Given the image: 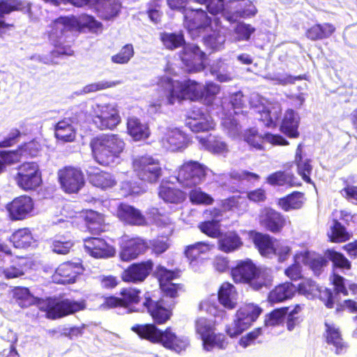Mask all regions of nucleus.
Instances as JSON below:
<instances>
[{"mask_svg": "<svg viewBox=\"0 0 357 357\" xmlns=\"http://www.w3.org/2000/svg\"><path fill=\"white\" fill-rule=\"evenodd\" d=\"M159 85L164 90L168 104L174 105L176 101L190 100H201L206 105H211L220 90L218 84L212 82L205 85L195 80H174L169 77H161Z\"/></svg>", "mask_w": 357, "mask_h": 357, "instance_id": "nucleus-1", "label": "nucleus"}, {"mask_svg": "<svg viewBox=\"0 0 357 357\" xmlns=\"http://www.w3.org/2000/svg\"><path fill=\"white\" fill-rule=\"evenodd\" d=\"M102 24L91 15H83L79 20L75 17H59L50 25L49 38L55 47L63 45L74 30L86 28L92 32L101 30Z\"/></svg>", "mask_w": 357, "mask_h": 357, "instance_id": "nucleus-2", "label": "nucleus"}, {"mask_svg": "<svg viewBox=\"0 0 357 357\" xmlns=\"http://www.w3.org/2000/svg\"><path fill=\"white\" fill-rule=\"evenodd\" d=\"M124 146L123 139L114 134L99 135L90 142L95 160L103 166L119 163Z\"/></svg>", "mask_w": 357, "mask_h": 357, "instance_id": "nucleus-3", "label": "nucleus"}, {"mask_svg": "<svg viewBox=\"0 0 357 357\" xmlns=\"http://www.w3.org/2000/svg\"><path fill=\"white\" fill-rule=\"evenodd\" d=\"M132 331L137 333L142 339L149 340L155 343H160L163 347L177 353L186 349L189 344L188 337L177 336L172 331L171 328L165 331L158 329L155 324H136L132 327Z\"/></svg>", "mask_w": 357, "mask_h": 357, "instance_id": "nucleus-4", "label": "nucleus"}, {"mask_svg": "<svg viewBox=\"0 0 357 357\" xmlns=\"http://www.w3.org/2000/svg\"><path fill=\"white\" fill-rule=\"evenodd\" d=\"M231 275L236 282L248 283L255 290L267 287L271 282V276L261 271L250 259L238 261L232 269Z\"/></svg>", "mask_w": 357, "mask_h": 357, "instance_id": "nucleus-5", "label": "nucleus"}, {"mask_svg": "<svg viewBox=\"0 0 357 357\" xmlns=\"http://www.w3.org/2000/svg\"><path fill=\"white\" fill-rule=\"evenodd\" d=\"M333 284L334 289L324 288L319 289L317 284L313 281H308L299 284V289L305 294H312L314 291H319V298L324 303L326 307L333 308L336 302L340 299V294L348 295L346 288L345 279L336 273L333 275Z\"/></svg>", "mask_w": 357, "mask_h": 357, "instance_id": "nucleus-6", "label": "nucleus"}, {"mask_svg": "<svg viewBox=\"0 0 357 357\" xmlns=\"http://www.w3.org/2000/svg\"><path fill=\"white\" fill-rule=\"evenodd\" d=\"M298 259L309 266L314 274L319 276L322 269L328 264V260L333 262L335 268L349 269L351 268L350 261L340 252H336L333 249H328L325 252V257L321 256H313L306 252L297 257Z\"/></svg>", "mask_w": 357, "mask_h": 357, "instance_id": "nucleus-7", "label": "nucleus"}, {"mask_svg": "<svg viewBox=\"0 0 357 357\" xmlns=\"http://www.w3.org/2000/svg\"><path fill=\"white\" fill-rule=\"evenodd\" d=\"M195 330L202 340L203 348L206 351H211L213 348L225 349L228 342L222 334H215L211 320L199 317L195 321Z\"/></svg>", "mask_w": 357, "mask_h": 357, "instance_id": "nucleus-8", "label": "nucleus"}, {"mask_svg": "<svg viewBox=\"0 0 357 357\" xmlns=\"http://www.w3.org/2000/svg\"><path fill=\"white\" fill-rule=\"evenodd\" d=\"M132 166L139 178L148 183L158 182L162 175V169L159 160L151 155L135 158Z\"/></svg>", "mask_w": 357, "mask_h": 357, "instance_id": "nucleus-9", "label": "nucleus"}, {"mask_svg": "<svg viewBox=\"0 0 357 357\" xmlns=\"http://www.w3.org/2000/svg\"><path fill=\"white\" fill-rule=\"evenodd\" d=\"M206 170L207 167L197 161H187L180 167L177 181L183 188H195L205 180Z\"/></svg>", "mask_w": 357, "mask_h": 357, "instance_id": "nucleus-10", "label": "nucleus"}, {"mask_svg": "<svg viewBox=\"0 0 357 357\" xmlns=\"http://www.w3.org/2000/svg\"><path fill=\"white\" fill-rule=\"evenodd\" d=\"M261 312V308L254 305H248L241 307L237 311L233 323L226 328L227 335L231 337L241 335L257 320Z\"/></svg>", "mask_w": 357, "mask_h": 357, "instance_id": "nucleus-11", "label": "nucleus"}, {"mask_svg": "<svg viewBox=\"0 0 357 357\" xmlns=\"http://www.w3.org/2000/svg\"><path fill=\"white\" fill-rule=\"evenodd\" d=\"M85 307L84 301L50 298L47 301L45 312L47 318L56 319L83 310Z\"/></svg>", "mask_w": 357, "mask_h": 357, "instance_id": "nucleus-12", "label": "nucleus"}, {"mask_svg": "<svg viewBox=\"0 0 357 357\" xmlns=\"http://www.w3.org/2000/svg\"><path fill=\"white\" fill-rule=\"evenodd\" d=\"M183 13L184 25L193 38L211 26V18L202 8H187Z\"/></svg>", "mask_w": 357, "mask_h": 357, "instance_id": "nucleus-13", "label": "nucleus"}, {"mask_svg": "<svg viewBox=\"0 0 357 357\" xmlns=\"http://www.w3.org/2000/svg\"><path fill=\"white\" fill-rule=\"evenodd\" d=\"M15 181L18 186L24 190H35L42 182L38 165L34 162L22 164L18 167Z\"/></svg>", "mask_w": 357, "mask_h": 357, "instance_id": "nucleus-14", "label": "nucleus"}, {"mask_svg": "<svg viewBox=\"0 0 357 357\" xmlns=\"http://www.w3.org/2000/svg\"><path fill=\"white\" fill-rule=\"evenodd\" d=\"M160 143L163 149L172 152L185 149L190 139L188 135L177 128H161Z\"/></svg>", "mask_w": 357, "mask_h": 357, "instance_id": "nucleus-15", "label": "nucleus"}, {"mask_svg": "<svg viewBox=\"0 0 357 357\" xmlns=\"http://www.w3.org/2000/svg\"><path fill=\"white\" fill-rule=\"evenodd\" d=\"M59 181L63 190L67 193H76L84 185V177L79 168L66 166L58 172Z\"/></svg>", "mask_w": 357, "mask_h": 357, "instance_id": "nucleus-16", "label": "nucleus"}, {"mask_svg": "<svg viewBox=\"0 0 357 357\" xmlns=\"http://www.w3.org/2000/svg\"><path fill=\"white\" fill-rule=\"evenodd\" d=\"M179 57L190 72H198L204 68L206 54L195 44L185 45Z\"/></svg>", "mask_w": 357, "mask_h": 357, "instance_id": "nucleus-17", "label": "nucleus"}, {"mask_svg": "<svg viewBox=\"0 0 357 357\" xmlns=\"http://www.w3.org/2000/svg\"><path fill=\"white\" fill-rule=\"evenodd\" d=\"M121 118L115 105L112 104L99 107L93 122L100 130H112L120 123Z\"/></svg>", "mask_w": 357, "mask_h": 357, "instance_id": "nucleus-18", "label": "nucleus"}, {"mask_svg": "<svg viewBox=\"0 0 357 357\" xmlns=\"http://www.w3.org/2000/svg\"><path fill=\"white\" fill-rule=\"evenodd\" d=\"M33 208V201L27 195L17 197L6 206L9 217L12 220H23L29 218Z\"/></svg>", "mask_w": 357, "mask_h": 357, "instance_id": "nucleus-19", "label": "nucleus"}, {"mask_svg": "<svg viewBox=\"0 0 357 357\" xmlns=\"http://www.w3.org/2000/svg\"><path fill=\"white\" fill-rule=\"evenodd\" d=\"M154 274L158 279L161 290L171 298L176 297L179 284L173 283L172 281L178 277L179 271L177 269L171 271L162 265H158L156 266Z\"/></svg>", "mask_w": 357, "mask_h": 357, "instance_id": "nucleus-20", "label": "nucleus"}, {"mask_svg": "<svg viewBox=\"0 0 357 357\" xmlns=\"http://www.w3.org/2000/svg\"><path fill=\"white\" fill-rule=\"evenodd\" d=\"M244 140L250 146V147L257 151L264 149L263 144L264 141H266L273 145L285 146L289 144L288 141L281 135H273L268 132L262 136L254 129H250L245 132L244 135Z\"/></svg>", "mask_w": 357, "mask_h": 357, "instance_id": "nucleus-21", "label": "nucleus"}, {"mask_svg": "<svg viewBox=\"0 0 357 357\" xmlns=\"http://www.w3.org/2000/svg\"><path fill=\"white\" fill-rule=\"evenodd\" d=\"M153 268L151 260L133 263L125 269L122 274V280L125 282L138 283L145 280Z\"/></svg>", "mask_w": 357, "mask_h": 357, "instance_id": "nucleus-22", "label": "nucleus"}, {"mask_svg": "<svg viewBox=\"0 0 357 357\" xmlns=\"http://www.w3.org/2000/svg\"><path fill=\"white\" fill-rule=\"evenodd\" d=\"M82 271V268L79 264L65 262L56 269L52 280L55 283L61 284L74 283Z\"/></svg>", "mask_w": 357, "mask_h": 357, "instance_id": "nucleus-23", "label": "nucleus"}, {"mask_svg": "<svg viewBox=\"0 0 357 357\" xmlns=\"http://www.w3.org/2000/svg\"><path fill=\"white\" fill-rule=\"evenodd\" d=\"M84 249L95 258H108L114 255V248L101 238L90 237L84 239Z\"/></svg>", "mask_w": 357, "mask_h": 357, "instance_id": "nucleus-24", "label": "nucleus"}, {"mask_svg": "<svg viewBox=\"0 0 357 357\" xmlns=\"http://www.w3.org/2000/svg\"><path fill=\"white\" fill-rule=\"evenodd\" d=\"M186 126L194 132L208 131L214 128L215 123L211 117L201 109L195 108L191 112Z\"/></svg>", "mask_w": 357, "mask_h": 357, "instance_id": "nucleus-25", "label": "nucleus"}, {"mask_svg": "<svg viewBox=\"0 0 357 357\" xmlns=\"http://www.w3.org/2000/svg\"><path fill=\"white\" fill-rule=\"evenodd\" d=\"M259 220L261 225L273 233L280 231L285 225L283 215L271 208H266L261 212Z\"/></svg>", "mask_w": 357, "mask_h": 357, "instance_id": "nucleus-26", "label": "nucleus"}, {"mask_svg": "<svg viewBox=\"0 0 357 357\" xmlns=\"http://www.w3.org/2000/svg\"><path fill=\"white\" fill-rule=\"evenodd\" d=\"M92 1L91 8L94 9L98 15L105 20L116 17L121 8L119 0H92Z\"/></svg>", "mask_w": 357, "mask_h": 357, "instance_id": "nucleus-27", "label": "nucleus"}, {"mask_svg": "<svg viewBox=\"0 0 357 357\" xmlns=\"http://www.w3.org/2000/svg\"><path fill=\"white\" fill-rule=\"evenodd\" d=\"M148 248L147 243L141 238H132L125 241L120 252V257L123 261H130L137 258Z\"/></svg>", "mask_w": 357, "mask_h": 357, "instance_id": "nucleus-28", "label": "nucleus"}, {"mask_svg": "<svg viewBox=\"0 0 357 357\" xmlns=\"http://www.w3.org/2000/svg\"><path fill=\"white\" fill-rule=\"evenodd\" d=\"M117 216L122 222L130 225L141 226L146 223V218L139 209L124 203L118 206Z\"/></svg>", "mask_w": 357, "mask_h": 357, "instance_id": "nucleus-29", "label": "nucleus"}, {"mask_svg": "<svg viewBox=\"0 0 357 357\" xmlns=\"http://www.w3.org/2000/svg\"><path fill=\"white\" fill-rule=\"evenodd\" d=\"M15 10H22L31 14V4L27 3L24 6L21 0H0V33L2 30L11 26L2 19L6 15H8Z\"/></svg>", "mask_w": 357, "mask_h": 357, "instance_id": "nucleus-30", "label": "nucleus"}, {"mask_svg": "<svg viewBox=\"0 0 357 357\" xmlns=\"http://www.w3.org/2000/svg\"><path fill=\"white\" fill-rule=\"evenodd\" d=\"M33 145V142H29L15 151H0V174L6 172L8 165L18 162L21 156Z\"/></svg>", "mask_w": 357, "mask_h": 357, "instance_id": "nucleus-31", "label": "nucleus"}, {"mask_svg": "<svg viewBox=\"0 0 357 357\" xmlns=\"http://www.w3.org/2000/svg\"><path fill=\"white\" fill-rule=\"evenodd\" d=\"M143 305L156 324H164L170 319V311L163 307L160 301H154L150 298H146Z\"/></svg>", "mask_w": 357, "mask_h": 357, "instance_id": "nucleus-32", "label": "nucleus"}, {"mask_svg": "<svg viewBox=\"0 0 357 357\" xmlns=\"http://www.w3.org/2000/svg\"><path fill=\"white\" fill-rule=\"evenodd\" d=\"M299 116L292 109H288L284 115L280 125V130L291 138L299 136L298 132Z\"/></svg>", "mask_w": 357, "mask_h": 357, "instance_id": "nucleus-33", "label": "nucleus"}, {"mask_svg": "<svg viewBox=\"0 0 357 357\" xmlns=\"http://www.w3.org/2000/svg\"><path fill=\"white\" fill-rule=\"evenodd\" d=\"M258 113L259 120L262 121L266 126L274 127L281 117L282 108L278 103L271 104L266 107L263 106L262 109H259Z\"/></svg>", "mask_w": 357, "mask_h": 357, "instance_id": "nucleus-34", "label": "nucleus"}, {"mask_svg": "<svg viewBox=\"0 0 357 357\" xmlns=\"http://www.w3.org/2000/svg\"><path fill=\"white\" fill-rule=\"evenodd\" d=\"M218 301L225 308H235L237 304V292L235 287L229 282L223 283L218 291Z\"/></svg>", "mask_w": 357, "mask_h": 357, "instance_id": "nucleus-35", "label": "nucleus"}, {"mask_svg": "<svg viewBox=\"0 0 357 357\" xmlns=\"http://www.w3.org/2000/svg\"><path fill=\"white\" fill-rule=\"evenodd\" d=\"M296 287L291 282H284L276 286L268 294V301L271 303H280L293 297Z\"/></svg>", "mask_w": 357, "mask_h": 357, "instance_id": "nucleus-36", "label": "nucleus"}, {"mask_svg": "<svg viewBox=\"0 0 357 357\" xmlns=\"http://www.w3.org/2000/svg\"><path fill=\"white\" fill-rule=\"evenodd\" d=\"M75 121L65 118L55 126V137L63 142H73L75 139Z\"/></svg>", "mask_w": 357, "mask_h": 357, "instance_id": "nucleus-37", "label": "nucleus"}, {"mask_svg": "<svg viewBox=\"0 0 357 357\" xmlns=\"http://www.w3.org/2000/svg\"><path fill=\"white\" fill-rule=\"evenodd\" d=\"M325 327L326 342L335 348L337 354L343 353L346 350L347 345L343 342L339 328L334 324L328 322L325 323Z\"/></svg>", "mask_w": 357, "mask_h": 357, "instance_id": "nucleus-38", "label": "nucleus"}, {"mask_svg": "<svg viewBox=\"0 0 357 357\" xmlns=\"http://www.w3.org/2000/svg\"><path fill=\"white\" fill-rule=\"evenodd\" d=\"M242 245V239L236 231L226 232L219 239V248L225 252H234Z\"/></svg>", "mask_w": 357, "mask_h": 357, "instance_id": "nucleus-39", "label": "nucleus"}, {"mask_svg": "<svg viewBox=\"0 0 357 357\" xmlns=\"http://www.w3.org/2000/svg\"><path fill=\"white\" fill-rule=\"evenodd\" d=\"M335 30V28L332 24H317L309 28L305 35L311 40H319L329 38Z\"/></svg>", "mask_w": 357, "mask_h": 357, "instance_id": "nucleus-40", "label": "nucleus"}, {"mask_svg": "<svg viewBox=\"0 0 357 357\" xmlns=\"http://www.w3.org/2000/svg\"><path fill=\"white\" fill-rule=\"evenodd\" d=\"M127 128L130 135L136 141L146 139L149 136L147 125L141 123L140 120L136 117L128 118Z\"/></svg>", "mask_w": 357, "mask_h": 357, "instance_id": "nucleus-41", "label": "nucleus"}, {"mask_svg": "<svg viewBox=\"0 0 357 357\" xmlns=\"http://www.w3.org/2000/svg\"><path fill=\"white\" fill-rule=\"evenodd\" d=\"M252 241L255 247L262 256L272 257V254L274 251V244L268 235L255 233L253 236Z\"/></svg>", "mask_w": 357, "mask_h": 357, "instance_id": "nucleus-42", "label": "nucleus"}, {"mask_svg": "<svg viewBox=\"0 0 357 357\" xmlns=\"http://www.w3.org/2000/svg\"><path fill=\"white\" fill-rule=\"evenodd\" d=\"M303 193L294 191L292 193L280 198L278 204L285 211L299 209L303 204Z\"/></svg>", "mask_w": 357, "mask_h": 357, "instance_id": "nucleus-43", "label": "nucleus"}, {"mask_svg": "<svg viewBox=\"0 0 357 357\" xmlns=\"http://www.w3.org/2000/svg\"><path fill=\"white\" fill-rule=\"evenodd\" d=\"M13 292L15 302L22 308L28 307L39 301L37 297L31 294L28 288L17 287Z\"/></svg>", "mask_w": 357, "mask_h": 357, "instance_id": "nucleus-44", "label": "nucleus"}, {"mask_svg": "<svg viewBox=\"0 0 357 357\" xmlns=\"http://www.w3.org/2000/svg\"><path fill=\"white\" fill-rule=\"evenodd\" d=\"M10 241L16 248H26L33 243V237L29 228H22L13 232Z\"/></svg>", "mask_w": 357, "mask_h": 357, "instance_id": "nucleus-45", "label": "nucleus"}, {"mask_svg": "<svg viewBox=\"0 0 357 357\" xmlns=\"http://www.w3.org/2000/svg\"><path fill=\"white\" fill-rule=\"evenodd\" d=\"M200 144L206 150L214 153H221L227 150V144L219 138L208 135L206 137L197 136L196 137Z\"/></svg>", "mask_w": 357, "mask_h": 357, "instance_id": "nucleus-46", "label": "nucleus"}, {"mask_svg": "<svg viewBox=\"0 0 357 357\" xmlns=\"http://www.w3.org/2000/svg\"><path fill=\"white\" fill-rule=\"evenodd\" d=\"M211 245L205 242H197L186 246L185 249V257L191 261L203 259L202 255H206L211 248Z\"/></svg>", "mask_w": 357, "mask_h": 357, "instance_id": "nucleus-47", "label": "nucleus"}, {"mask_svg": "<svg viewBox=\"0 0 357 357\" xmlns=\"http://www.w3.org/2000/svg\"><path fill=\"white\" fill-rule=\"evenodd\" d=\"M158 195L165 202L172 204H178L185 199V195L181 190L166 185L160 187Z\"/></svg>", "mask_w": 357, "mask_h": 357, "instance_id": "nucleus-48", "label": "nucleus"}, {"mask_svg": "<svg viewBox=\"0 0 357 357\" xmlns=\"http://www.w3.org/2000/svg\"><path fill=\"white\" fill-rule=\"evenodd\" d=\"M211 74L220 82H227L231 80V74L229 66L222 60L213 63L210 70Z\"/></svg>", "mask_w": 357, "mask_h": 357, "instance_id": "nucleus-49", "label": "nucleus"}, {"mask_svg": "<svg viewBox=\"0 0 357 357\" xmlns=\"http://www.w3.org/2000/svg\"><path fill=\"white\" fill-rule=\"evenodd\" d=\"M160 39L163 45L169 50H174L186 45L182 31L174 33L165 32L161 34Z\"/></svg>", "mask_w": 357, "mask_h": 357, "instance_id": "nucleus-50", "label": "nucleus"}, {"mask_svg": "<svg viewBox=\"0 0 357 357\" xmlns=\"http://www.w3.org/2000/svg\"><path fill=\"white\" fill-rule=\"evenodd\" d=\"M226 37L219 31H212L203 37L204 44L212 51H220L224 48Z\"/></svg>", "mask_w": 357, "mask_h": 357, "instance_id": "nucleus-51", "label": "nucleus"}, {"mask_svg": "<svg viewBox=\"0 0 357 357\" xmlns=\"http://www.w3.org/2000/svg\"><path fill=\"white\" fill-rule=\"evenodd\" d=\"M285 307L287 328L289 331H292L303 321L301 316L299 314L302 307L300 305Z\"/></svg>", "mask_w": 357, "mask_h": 357, "instance_id": "nucleus-52", "label": "nucleus"}, {"mask_svg": "<svg viewBox=\"0 0 357 357\" xmlns=\"http://www.w3.org/2000/svg\"><path fill=\"white\" fill-rule=\"evenodd\" d=\"M266 78L268 80L275 82V84L286 86L288 84H293L296 81H299L305 79V75L293 76L285 73H268Z\"/></svg>", "mask_w": 357, "mask_h": 357, "instance_id": "nucleus-53", "label": "nucleus"}, {"mask_svg": "<svg viewBox=\"0 0 357 357\" xmlns=\"http://www.w3.org/2000/svg\"><path fill=\"white\" fill-rule=\"evenodd\" d=\"M91 183L96 187L106 189L113 187L116 184L113 176L108 172H101L91 177Z\"/></svg>", "mask_w": 357, "mask_h": 357, "instance_id": "nucleus-54", "label": "nucleus"}, {"mask_svg": "<svg viewBox=\"0 0 357 357\" xmlns=\"http://www.w3.org/2000/svg\"><path fill=\"white\" fill-rule=\"evenodd\" d=\"M331 230V234L328 235L332 242H344L349 240L351 237V234L346 231L345 227L337 220H333Z\"/></svg>", "mask_w": 357, "mask_h": 357, "instance_id": "nucleus-55", "label": "nucleus"}, {"mask_svg": "<svg viewBox=\"0 0 357 357\" xmlns=\"http://www.w3.org/2000/svg\"><path fill=\"white\" fill-rule=\"evenodd\" d=\"M72 54L73 51L70 50H66L64 49H56L51 51L48 56L35 54L31 56L30 59L38 61L45 64H57L58 62L54 60L56 58L61 57L64 55H72Z\"/></svg>", "mask_w": 357, "mask_h": 357, "instance_id": "nucleus-56", "label": "nucleus"}, {"mask_svg": "<svg viewBox=\"0 0 357 357\" xmlns=\"http://www.w3.org/2000/svg\"><path fill=\"white\" fill-rule=\"evenodd\" d=\"M135 50L132 44L123 45L120 51L111 57V61L116 64H126L134 56Z\"/></svg>", "mask_w": 357, "mask_h": 357, "instance_id": "nucleus-57", "label": "nucleus"}, {"mask_svg": "<svg viewBox=\"0 0 357 357\" xmlns=\"http://www.w3.org/2000/svg\"><path fill=\"white\" fill-rule=\"evenodd\" d=\"M199 228L202 233L212 238H217L220 235V220L217 219L201 222Z\"/></svg>", "mask_w": 357, "mask_h": 357, "instance_id": "nucleus-58", "label": "nucleus"}, {"mask_svg": "<svg viewBox=\"0 0 357 357\" xmlns=\"http://www.w3.org/2000/svg\"><path fill=\"white\" fill-rule=\"evenodd\" d=\"M140 290L134 288H125L121 291V299L122 300V306H129L137 303L139 301Z\"/></svg>", "mask_w": 357, "mask_h": 357, "instance_id": "nucleus-59", "label": "nucleus"}, {"mask_svg": "<svg viewBox=\"0 0 357 357\" xmlns=\"http://www.w3.org/2000/svg\"><path fill=\"white\" fill-rule=\"evenodd\" d=\"M236 12L239 17L245 18L255 16L257 10L250 0H240L238 2Z\"/></svg>", "mask_w": 357, "mask_h": 357, "instance_id": "nucleus-60", "label": "nucleus"}, {"mask_svg": "<svg viewBox=\"0 0 357 357\" xmlns=\"http://www.w3.org/2000/svg\"><path fill=\"white\" fill-rule=\"evenodd\" d=\"M189 198L192 203L196 204H211L213 202V197L200 188L192 189L190 192Z\"/></svg>", "mask_w": 357, "mask_h": 357, "instance_id": "nucleus-61", "label": "nucleus"}, {"mask_svg": "<svg viewBox=\"0 0 357 357\" xmlns=\"http://www.w3.org/2000/svg\"><path fill=\"white\" fill-rule=\"evenodd\" d=\"M285 307H282L273 310L266 316L265 325L274 326L280 324L285 317Z\"/></svg>", "mask_w": 357, "mask_h": 357, "instance_id": "nucleus-62", "label": "nucleus"}, {"mask_svg": "<svg viewBox=\"0 0 357 357\" xmlns=\"http://www.w3.org/2000/svg\"><path fill=\"white\" fill-rule=\"evenodd\" d=\"M255 31V28L249 24L239 23L235 29V33L238 40H248L251 35Z\"/></svg>", "mask_w": 357, "mask_h": 357, "instance_id": "nucleus-63", "label": "nucleus"}, {"mask_svg": "<svg viewBox=\"0 0 357 357\" xmlns=\"http://www.w3.org/2000/svg\"><path fill=\"white\" fill-rule=\"evenodd\" d=\"M222 124L230 137L236 138L239 135L241 126L235 119L226 118L222 120Z\"/></svg>", "mask_w": 357, "mask_h": 357, "instance_id": "nucleus-64", "label": "nucleus"}]
</instances>
